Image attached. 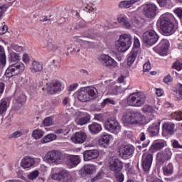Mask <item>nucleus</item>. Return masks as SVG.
Returning <instances> with one entry per match:
<instances>
[{
	"mask_svg": "<svg viewBox=\"0 0 182 182\" xmlns=\"http://www.w3.org/2000/svg\"><path fill=\"white\" fill-rule=\"evenodd\" d=\"M163 130L169 134H174V132H176V126L172 122H165L163 124Z\"/></svg>",
	"mask_w": 182,
	"mask_h": 182,
	"instance_id": "obj_24",
	"label": "nucleus"
},
{
	"mask_svg": "<svg viewBox=\"0 0 182 182\" xmlns=\"http://www.w3.org/2000/svg\"><path fill=\"white\" fill-rule=\"evenodd\" d=\"M22 134H23L22 132L16 131L11 134V137H13L14 139H18V137H21Z\"/></svg>",
	"mask_w": 182,
	"mask_h": 182,
	"instance_id": "obj_53",
	"label": "nucleus"
},
{
	"mask_svg": "<svg viewBox=\"0 0 182 182\" xmlns=\"http://www.w3.org/2000/svg\"><path fill=\"white\" fill-rule=\"evenodd\" d=\"M164 146H166V143H164V141H155L151 146L149 151H151V153H154V151H159L162 149H164Z\"/></svg>",
	"mask_w": 182,
	"mask_h": 182,
	"instance_id": "obj_20",
	"label": "nucleus"
},
{
	"mask_svg": "<svg viewBox=\"0 0 182 182\" xmlns=\"http://www.w3.org/2000/svg\"><path fill=\"white\" fill-rule=\"evenodd\" d=\"M33 137L38 140V139H41V137H43V132L41 129H36L33 132Z\"/></svg>",
	"mask_w": 182,
	"mask_h": 182,
	"instance_id": "obj_45",
	"label": "nucleus"
},
{
	"mask_svg": "<svg viewBox=\"0 0 182 182\" xmlns=\"http://www.w3.org/2000/svg\"><path fill=\"white\" fill-rule=\"evenodd\" d=\"M133 154V149L129 145L122 146L119 148V156L122 159L126 160L129 156Z\"/></svg>",
	"mask_w": 182,
	"mask_h": 182,
	"instance_id": "obj_16",
	"label": "nucleus"
},
{
	"mask_svg": "<svg viewBox=\"0 0 182 182\" xmlns=\"http://www.w3.org/2000/svg\"><path fill=\"white\" fill-rule=\"evenodd\" d=\"M116 105V101L112 98H106L101 103L102 107H105V106H114Z\"/></svg>",
	"mask_w": 182,
	"mask_h": 182,
	"instance_id": "obj_37",
	"label": "nucleus"
},
{
	"mask_svg": "<svg viewBox=\"0 0 182 182\" xmlns=\"http://www.w3.org/2000/svg\"><path fill=\"white\" fill-rule=\"evenodd\" d=\"M95 120H98V122H103V114H95Z\"/></svg>",
	"mask_w": 182,
	"mask_h": 182,
	"instance_id": "obj_58",
	"label": "nucleus"
},
{
	"mask_svg": "<svg viewBox=\"0 0 182 182\" xmlns=\"http://www.w3.org/2000/svg\"><path fill=\"white\" fill-rule=\"evenodd\" d=\"M148 131L151 136H157L160 132V123L153 124L149 128Z\"/></svg>",
	"mask_w": 182,
	"mask_h": 182,
	"instance_id": "obj_29",
	"label": "nucleus"
},
{
	"mask_svg": "<svg viewBox=\"0 0 182 182\" xmlns=\"http://www.w3.org/2000/svg\"><path fill=\"white\" fill-rule=\"evenodd\" d=\"M102 132V125L97 123H93L92 124V134H97V133Z\"/></svg>",
	"mask_w": 182,
	"mask_h": 182,
	"instance_id": "obj_40",
	"label": "nucleus"
},
{
	"mask_svg": "<svg viewBox=\"0 0 182 182\" xmlns=\"http://www.w3.org/2000/svg\"><path fill=\"white\" fill-rule=\"evenodd\" d=\"M127 100L129 106L140 107L146 103V95L143 92H134L128 97Z\"/></svg>",
	"mask_w": 182,
	"mask_h": 182,
	"instance_id": "obj_4",
	"label": "nucleus"
},
{
	"mask_svg": "<svg viewBox=\"0 0 182 182\" xmlns=\"http://www.w3.org/2000/svg\"><path fill=\"white\" fill-rule=\"evenodd\" d=\"M97 96H99V92H97V89L95 87H92V99H97Z\"/></svg>",
	"mask_w": 182,
	"mask_h": 182,
	"instance_id": "obj_51",
	"label": "nucleus"
},
{
	"mask_svg": "<svg viewBox=\"0 0 182 182\" xmlns=\"http://www.w3.org/2000/svg\"><path fill=\"white\" fill-rule=\"evenodd\" d=\"M109 167L111 169V171H114V173H116L117 171H120V170L123 168V163H122L119 159L116 157H112L109 159Z\"/></svg>",
	"mask_w": 182,
	"mask_h": 182,
	"instance_id": "obj_13",
	"label": "nucleus"
},
{
	"mask_svg": "<svg viewBox=\"0 0 182 182\" xmlns=\"http://www.w3.org/2000/svg\"><path fill=\"white\" fill-rule=\"evenodd\" d=\"M172 155L173 154L171 153L170 149L166 148L164 151L159 152L156 157L159 161H161V163H164L165 161L170 160Z\"/></svg>",
	"mask_w": 182,
	"mask_h": 182,
	"instance_id": "obj_14",
	"label": "nucleus"
},
{
	"mask_svg": "<svg viewBox=\"0 0 182 182\" xmlns=\"http://www.w3.org/2000/svg\"><path fill=\"white\" fill-rule=\"evenodd\" d=\"M21 56L16 53H11L10 54L9 60L11 63L6 69L5 75L6 77H12L21 75L25 70V65L22 62H19Z\"/></svg>",
	"mask_w": 182,
	"mask_h": 182,
	"instance_id": "obj_1",
	"label": "nucleus"
},
{
	"mask_svg": "<svg viewBox=\"0 0 182 182\" xmlns=\"http://www.w3.org/2000/svg\"><path fill=\"white\" fill-rule=\"evenodd\" d=\"M86 133L82 132H76L71 137L73 143H75V144H83L86 141Z\"/></svg>",
	"mask_w": 182,
	"mask_h": 182,
	"instance_id": "obj_15",
	"label": "nucleus"
},
{
	"mask_svg": "<svg viewBox=\"0 0 182 182\" xmlns=\"http://www.w3.org/2000/svg\"><path fill=\"white\" fill-rule=\"evenodd\" d=\"M62 87V83L58 80L52 81L51 82H48L46 84V89L48 93L50 95H53V93H56V92H59Z\"/></svg>",
	"mask_w": 182,
	"mask_h": 182,
	"instance_id": "obj_12",
	"label": "nucleus"
},
{
	"mask_svg": "<svg viewBox=\"0 0 182 182\" xmlns=\"http://www.w3.org/2000/svg\"><path fill=\"white\" fill-rule=\"evenodd\" d=\"M162 32L166 33V35H172V33H174V23L172 24V27L170 29V25L166 24L165 25V29L164 30L162 27H160Z\"/></svg>",
	"mask_w": 182,
	"mask_h": 182,
	"instance_id": "obj_38",
	"label": "nucleus"
},
{
	"mask_svg": "<svg viewBox=\"0 0 182 182\" xmlns=\"http://www.w3.org/2000/svg\"><path fill=\"white\" fill-rule=\"evenodd\" d=\"M17 105H20V106H23L25 105V102H26V96L23 94H21L17 99L16 100Z\"/></svg>",
	"mask_w": 182,
	"mask_h": 182,
	"instance_id": "obj_43",
	"label": "nucleus"
},
{
	"mask_svg": "<svg viewBox=\"0 0 182 182\" xmlns=\"http://www.w3.org/2000/svg\"><path fill=\"white\" fill-rule=\"evenodd\" d=\"M132 24L135 28H141L144 26V23H146V20L141 17L136 18L134 17L132 18Z\"/></svg>",
	"mask_w": 182,
	"mask_h": 182,
	"instance_id": "obj_27",
	"label": "nucleus"
},
{
	"mask_svg": "<svg viewBox=\"0 0 182 182\" xmlns=\"http://www.w3.org/2000/svg\"><path fill=\"white\" fill-rule=\"evenodd\" d=\"M143 42L146 45L152 46L156 42L159 41V35L154 31V30H148L144 33L143 36Z\"/></svg>",
	"mask_w": 182,
	"mask_h": 182,
	"instance_id": "obj_6",
	"label": "nucleus"
},
{
	"mask_svg": "<svg viewBox=\"0 0 182 182\" xmlns=\"http://www.w3.org/2000/svg\"><path fill=\"white\" fill-rule=\"evenodd\" d=\"M21 166L23 168H31L35 166V159L31 156H25L22 159Z\"/></svg>",
	"mask_w": 182,
	"mask_h": 182,
	"instance_id": "obj_18",
	"label": "nucleus"
},
{
	"mask_svg": "<svg viewBox=\"0 0 182 182\" xmlns=\"http://www.w3.org/2000/svg\"><path fill=\"white\" fill-rule=\"evenodd\" d=\"M52 178L53 180H58L61 181L62 180V171L60 173H55L52 175Z\"/></svg>",
	"mask_w": 182,
	"mask_h": 182,
	"instance_id": "obj_52",
	"label": "nucleus"
},
{
	"mask_svg": "<svg viewBox=\"0 0 182 182\" xmlns=\"http://www.w3.org/2000/svg\"><path fill=\"white\" fill-rule=\"evenodd\" d=\"M6 65V55H5V50L4 47L0 46V68H5Z\"/></svg>",
	"mask_w": 182,
	"mask_h": 182,
	"instance_id": "obj_31",
	"label": "nucleus"
},
{
	"mask_svg": "<svg viewBox=\"0 0 182 182\" xmlns=\"http://www.w3.org/2000/svg\"><path fill=\"white\" fill-rule=\"evenodd\" d=\"M80 163V157L77 155H73L69 157L67 164L70 167H76Z\"/></svg>",
	"mask_w": 182,
	"mask_h": 182,
	"instance_id": "obj_22",
	"label": "nucleus"
},
{
	"mask_svg": "<svg viewBox=\"0 0 182 182\" xmlns=\"http://www.w3.org/2000/svg\"><path fill=\"white\" fill-rule=\"evenodd\" d=\"M119 40L121 41V42L126 43L129 48L132 46V43L133 42V39L130 34H122L119 36Z\"/></svg>",
	"mask_w": 182,
	"mask_h": 182,
	"instance_id": "obj_26",
	"label": "nucleus"
},
{
	"mask_svg": "<svg viewBox=\"0 0 182 182\" xmlns=\"http://www.w3.org/2000/svg\"><path fill=\"white\" fill-rule=\"evenodd\" d=\"M83 158L85 161H90L92 160V150L84 151Z\"/></svg>",
	"mask_w": 182,
	"mask_h": 182,
	"instance_id": "obj_46",
	"label": "nucleus"
},
{
	"mask_svg": "<svg viewBox=\"0 0 182 182\" xmlns=\"http://www.w3.org/2000/svg\"><path fill=\"white\" fill-rule=\"evenodd\" d=\"M92 97V87L90 86L81 87L77 91V100L82 103H86V102H90V97Z\"/></svg>",
	"mask_w": 182,
	"mask_h": 182,
	"instance_id": "obj_5",
	"label": "nucleus"
},
{
	"mask_svg": "<svg viewBox=\"0 0 182 182\" xmlns=\"http://www.w3.org/2000/svg\"><path fill=\"white\" fill-rule=\"evenodd\" d=\"M173 69H176V70H181L182 69V63L180 60H177L173 65Z\"/></svg>",
	"mask_w": 182,
	"mask_h": 182,
	"instance_id": "obj_50",
	"label": "nucleus"
},
{
	"mask_svg": "<svg viewBox=\"0 0 182 182\" xmlns=\"http://www.w3.org/2000/svg\"><path fill=\"white\" fill-rule=\"evenodd\" d=\"M78 86H79V84H77V83L72 84L68 87V92H73V90H76V89H77Z\"/></svg>",
	"mask_w": 182,
	"mask_h": 182,
	"instance_id": "obj_57",
	"label": "nucleus"
},
{
	"mask_svg": "<svg viewBox=\"0 0 182 182\" xmlns=\"http://www.w3.org/2000/svg\"><path fill=\"white\" fill-rule=\"evenodd\" d=\"M22 59L23 62L26 64L29 63V61L31 60V58H29V55L26 53L23 55Z\"/></svg>",
	"mask_w": 182,
	"mask_h": 182,
	"instance_id": "obj_56",
	"label": "nucleus"
},
{
	"mask_svg": "<svg viewBox=\"0 0 182 182\" xmlns=\"http://www.w3.org/2000/svg\"><path fill=\"white\" fill-rule=\"evenodd\" d=\"M8 32V26H3L2 28H0V35H4V33H6Z\"/></svg>",
	"mask_w": 182,
	"mask_h": 182,
	"instance_id": "obj_61",
	"label": "nucleus"
},
{
	"mask_svg": "<svg viewBox=\"0 0 182 182\" xmlns=\"http://www.w3.org/2000/svg\"><path fill=\"white\" fill-rule=\"evenodd\" d=\"M38 177H39V171L38 170L33 171L28 175V178L31 181L36 180V178H38Z\"/></svg>",
	"mask_w": 182,
	"mask_h": 182,
	"instance_id": "obj_44",
	"label": "nucleus"
},
{
	"mask_svg": "<svg viewBox=\"0 0 182 182\" xmlns=\"http://www.w3.org/2000/svg\"><path fill=\"white\" fill-rule=\"evenodd\" d=\"M46 48L48 52H56L58 50V46L52 42H48Z\"/></svg>",
	"mask_w": 182,
	"mask_h": 182,
	"instance_id": "obj_42",
	"label": "nucleus"
},
{
	"mask_svg": "<svg viewBox=\"0 0 182 182\" xmlns=\"http://www.w3.org/2000/svg\"><path fill=\"white\" fill-rule=\"evenodd\" d=\"M159 5L161 7L166 6L168 0H156Z\"/></svg>",
	"mask_w": 182,
	"mask_h": 182,
	"instance_id": "obj_62",
	"label": "nucleus"
},
{
	"mask_svg": "<svg viewBox=\"0 0 182 182\" xmlns=\"http://www.w3.org/2000/svg\"><path fill=\"white\" fill-rule=\"evenodd\" d=\"M144 15L146 18H154L157 15V6L154 4H149L144 6Z\"/></svg>",
	"mask_w": 182,
	"mask_h": 182,
	"instance_id": "obj_11",
	"label": "nucleus"
},
{
	"mask_svg": "<svg viewBox=\"0 0 182 182\" xmlns=\"http://www.w3.org/2000/svg\"><path fill=\"white\" fill-rule=\"evenodd\" d=\"M139 53V50L136 49H132L129 56L127 59V65L128 66H132L133 63H134V60H136V58H137V54Z\"/></svg>",
	"mask_w": 182,
	"mask_h": 182,
	"instance_id": "obj_28",
	"label": "nucleus"
},
{
	"mask_svg": "<svg viewBox=\"0 0 182 182\" xmlns=\"http://www.w3.org/2000/svg\"><path fill=\"white\" fill-rule=\"evenodd\" d=\"M142 112L146 114H153L156 112V109L151 105H146L142 107Z\"/></svg>",
	"mask_w": 182,
	"mask_h": 182,
	"instance_id": "obj_39",
	"label": "nucleus"
},
{
	"mask_svg": "<svg viewBox=\"0 0 182 182\" xmlns=\"http://www.w3.org/2000/svg\"><path fill=\"white\" fill-rule=\"evenodd\" d=\"M61 181L72 182V176L68 171H61Z\"/></svg>",
	"mask_w": 182,
	"mask_h": 182,
	"instance_id": "obj_34",
	"label": "nucleus"
},
{
	"mask_svg": "<svg viewBox=\"0 0 182 182\" xmlns=\"http://www.w3.org/2000/svg\"><path fill=\"white\" fill-rule=\"evenodd\" d=\"M164 83H168L170 82H173V78L171 77V75H168L164 78Z\"/></svg>",
	"mask_w": 182,
	"mask_h": 182,
	"instance_id": "obj_63",
	"label": "nucleus"
},
{
	"mask_svg": "<svg viewBox=\"0 0 182 182\" xmlns=\"http://www.w3.org/2000/svg\"><path fill=\"white\" fill-rule=\"evenodd\" d=\"M112 139V136L110 134H103L99 139V144L101 147H104L106 149L107 146L110 144V139Z\"/></svg>",
	"mask_w": 182,
	"mask_h": 182,
	"instance_id": "obj_19",
	"label": "nucleus"
},
{
	"mask_svg": "<svg viewBox=\"0 0 182 182\" xmlns=\"http://www.w3.org/2000/svg\"><path fill=\"white\" fill-rule=\"evenodd\" d=\"M43 123L46 127L52 126L53 124V118L52 117H47L43 120Z\"/></svg>",
	"mask_w": 182,
	"mask_h": 182,
	"instance_id": "obj_48",
	"label": "nucleus"
},
{
	"mask_svg": "<svg viewBox=\"0 0 182 182\" xmlns=\"http://www.w3.org/2000/svg\"><path fill=\"white\" fill-rule=\"evenodd\" d=\"M118 22L122 23L125 28H132V24H130V22H129V20H127V17L126 16H119L118 18Z\"/></svg>",
	"mask_w": 182,
	"mask_h": 182,
	"instance_id": "obj_36",
	"label": "nucleus"
},
{
	"mask_svg": "<svg viewBox=\"0 0 182 182\" xmlns=\"http://www.w3.org/2000/svg\"><path fill=\"white\" fill-rule=\"evenodd\" d=\"M168 41L163 39L159 44L155 48L156 53L161 56H167L168 52Z\"/></svg>",
	"mask_w": 182,
	"mask_h": 182,
	"instance_id": "obj_10",
	"label": "nucleus"
},
{
	"mask_svg": "<svg viewBox=\"0 0 182 182\" xmlns=\"http://www.w3.org/2000/svg\"><path fill=\"white\" fill-rule=\"evenodd\" d=\"M105 129L111 133L117 134L120 132V124L114 118H109L105 122Z\"/></svg>",
	"mask_w": 182,
	"mask_h": 182,
	"instance_id": "obj_7",
	"label": "nucleus"
},
{
	"mask_svg": "<svg viewBox=\"0 0 182 182\" xmlns=\"http://www.w3.org/2000/svg\"><path fill=\"white\" fill-rule=\"evenodd\" d=\"M115 48L118 52L124 53L130 48L126 43L121 41L119 39L115 41Z\"/></svg>",
	"mask_w": 182,
	"mask_h": 182,
	"instance_id": "obj_21",
	"label": "nucleus"
},
{
	"mask_svg": "<svg viewBox=\"0 0 182 182\" xmlns=\"http://www.w3.org/2000/svg\"><path fill=\"white\" fill-rule=\"evenodd\" d=\"M144 72H149V70L151 69V65H150V62L146 63L144 65Z\"/></svg>",
	"mask_w": 182,
	"mask_h": 182,
	"instance_id": "obj_55",
	"label": "nucleus"
},
{
	"mask_svg": "<svg viewBox=\"0 0 182 182\" xmlns=\"http://www.w3.org/2000/svg\"><path fill=\"white\" fill-rule=\"evenodd\" d=\"M99 151L93 149L92 151V159H97L99 157Z\"/></svg>",
	"mask_w": 182,
	"mask_h": 182,
	"instance_id": "obj_60",
	"label": "nucleus"
},
{
	"mask_svg": "<svg viewBox=\"0 0 182 182\" xmlns=\"http://www.w3.org/2000/svg\"><path fill=\"white\" fill-rule=\"evenodd\" d=\"M139 48H140V41L137 38V37H134L133 49H136V50H139Z\"/></svg>",
	"mask_w": 182,
	"mask_h": 182,
	"instance_id": "obj_49",
	"label": "nucleus"
},
{
	"mask_svg": "<svg viewBox=\"0 0 182 182\" xmlns=\"http://www.w3.org/2000/svg\"><path fill=\"white\" fill-rule=\"evenodd\" d=\"M136 2H139V0H127V1H122L119 3V8L121 9L130 8L133 6Z\"/></svg>",
	"mask_w": 182,
	"mask_h": 182,
	"instance_id": "obj_25",
	"label": "nucleus"
},
{
	"mask_svg": "<svg viewBox=\"0 0 182 182\" xmlns=\"http://www.w3.org/2000/svg\"><path fill=\"white\" fill-rule=\"evenodd\" d=\"M174 13L181 19L182 18V9L180 8H177L176 9L174 10Z\"/></svg>",
	"mask_w": 182,
	"mask_h": 182,
	"instance_id": "obj_59",
	"label": "nucleus"
},
{
	"mask_svg": "<svg viewBox=\"0 0 182 182\" xmlns=\"http://www.w3.org/2000/svg\"><path fill=\"white\" fill-rule=\"evenodd\" d=\"M91 46H92V43H90L87 41H84L82 44V46L83 48H85V49H90Z\"/></svg>",
	"mask_w": 182,
	"mask_h": 182,
	"instance_id": "obj_54",
	"label": "nucleus"
},
{
	"mask_svg": "<svg viewBox=\"0 0 182 182\" xmlns=\"http://www.w3.org/2000/svg\"><path fill=\"white\" fill-rule=\"evenodd\" d=\"M53 140H56V135L54 134H49L45 136L41 140V143H49L50 141H53Z\"/></svg>",
	"mask_w": 182,
	"mask_h": 182,
	"instance_id": "obj_35",
	"label": "nucleus"
},
{
	"mask_svg": "<svg viewBox=\"0 0 182 182\" xmlns=\"http://www.w3.org/2000/svg\"><path fill=\"white\" fill-rule=\"evenodd\" d=\"M122 122L127 124H139L143 126L147 123L146 117L140 112H127L123 114Z\"/></svg>",
	"mask_w": 182,
	"mask_h": 182,
	"instance_id": "obj_2",
	"label": "nucleus"
},
{
	"mask_svg": "<svg viewBox=\"0 0 182 182\" xmlns=\"http://www.w3.org/2000/svg\"><path fill=\"white\" fill-rule=\"evenodd\" d=\"M80 174L81 176H90L92 174V165L85 164L80 170Z\"/></svg>",
	"mask_w": 182,
	"mask_h": 182,
	"instance_id": "obj_30",
	"label": "nucleus"
},
{
	"mask_svg": "<svg viewBox=\"0 0 182 182\" xmlns=\"http://www.w3.org/2000/svg\"><path fill=\"white\" fill-rule=\"evenodd\" d=\"M100 60L104 66H117V63L107 55H102L100 56Z\"/></svg>",
	"mask_w": 182,
	"mask_h": 182,
	"instance_id": "obj_17",
	"label": "nucleus"
},
{
	"mask_svg": "<svg viewBox=\"0 0 182 182\" xmlns=\"http://www.w3.org/2000/svg\"><path fill=\"white\" fill-rule=\"evenodd\" d=\"M117 181L123 182L124 181V175L120 172V171H117L115 173Z\"/></svg>",
	"mask_w": 182,
	"mask_h": 182,
	"instance_id": "obj_47",
	"label": "nucleus"
},
{
	"mask_svg": "<svg viewBox=\"0 0 182 182\" xmlns=\"http://www.w3.org/2000/svg\"><path fill=\"white\" fill-rule=\"evenodd\" d=\"M90 122V114L86 115L84 117L76 118L75 123L80 126H83L84 124H87Z\"/></svg>",
	"mask_w": 182,
	"mask_h": 182,
	"instance_id": "obj_33",
	"label": "nucleus"
},
{
	"mask_svg": "<svg viewBox=\"0 0 182 182\" xmlns=\"http://www.w3.org/2000/svg\"><path fill=\"white\" fill-rule=\"evenodd\" d=\"M174 16L170 13H165L161 16L159 22L160 23V28H162L164 31H166V25H169V29L173 27V21Z\"/></svg>",
	"mask_w": 182,
	"mask_h": 182,
	"instance_id": "obj_8",
	"label": "nucleus"
},
{
	"mask_svg": "<svg viewBox=\"0 0 182 182\" xmlns=\"http://www.w3.org/2000/svg\"><path fill=\"white\" fill-rule=\"evenodd\" d=\"M8 110V102L6 101L3 100L0 102V114H4L6 113Z\"/></svg>",
	"mask_w": 182,
	"mask_h": 182,
	"instance_id": "obj_41",
	"label": "nucleus"
},
{
	"mask_svg": "<svg viewBox=\"0 0 182 182\" xmlns=\"http://www.w3.org/2000/svg\"><path fill=\"white\" fill-rule=\"evenodd\" d=\"M66 159V155L58 150L48 151L44 156V161L48 164H62Z\"/></svg>",
	"mask_w": 182,
	"mask_h": 182,
	"instance_id": "obj_3",
	"label": "nucleus"
},
{
	"mask_svg": "<svg viewBox=\"0 0 182 182\" xmlns=\"http://www.w3.org/2000/svg\"><path fill=\"white\" fill-rule=\"evenodd\" d=\"M174 171V166L171 163L168 164L163 168L164 176H171Z\"/></svg>",
	"mask_w": 182,
	"mask_h": 182,
	"instance_id": "obj_32",
	"label": "nucleus"
},
{
	"mask_svg": "<svg viewBox=\"0 0 182 182\" xmlns=\"http://www.w3.org/2000/svg\"><path fill=\"white\" fill-rule=\"evenodd\" d=\"M102 174H103V172H98L92 178V181H97V180H100V178H102Z\"/></svg>",
	"mask_w": 182,
	"mask_h": 182,
	"instance_id": "obj_64",
	"label": "nucleus"
},
{
	"mask_svg": "<svg viewBox=\"0 0 182 182\" xmlns=\"http://www.w3.org/2000/svg\"><path fill=\"white\" fill-rule=\"evenodd\" d=\"M153 163V154H144L141 159V167L146 173L150 171Z\"/></svg>",
	"mask_w": 182,
	"mask_h": 182,
	"instance_id": "obj_9",
	"label": "nucleus"
},
{
	"mask_svg": "<svg viewBox=\"0 0 182 182\" xmlns=\"http://www.w3.org/2000/svg\"><path fill=\"white\" fill-rule=\"evenodd\" d=\"M43 69V64L39 61H33L30 67V70L32 73H36V72H42Z\"/></svg>",
	"mask_w": 182,
	"mask_h": 182,
	"instance_id": "obj_23",
	"label": "nucleus"
}]
</instances>
